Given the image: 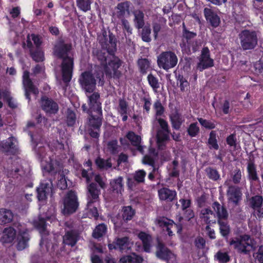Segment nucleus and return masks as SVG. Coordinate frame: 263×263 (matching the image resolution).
<instances>
[{
  "label": "nucleus",
  "mask_w": 263,
  "mask_h": 263,
  "mask_svg": "<svg viewBox=\"0 0 263 263\" xmlns=\"http://www.w3.org/2000/svg\"><path fill=\"white\" fill-rule=\"evenodd\" d=\"M99 44L102 49L93 50V54L100 62L101 65L103 66L102 68L107 78L119 79L121 72L118 69L121 66L122 61L115 55L117 50V41L115 35L110 32L107 35L105 31L99 38Z\"/></svg>",
  "instance_id": "nucleus-1"
},
{
  "label": "nucleus",
  "mask_w": 263,
  "mask_h": 263,
  "mask_svg": "<svg viewBox=\"0 0 263 263\" xmlns=\"http://www.w3.org/2000/svg\"><path fill=\"white\" fill-rule=\"evenodd\" d=\"M72 48V44L65 43L63 39L58 40L53 48V55L62 60L60 65L62 79L66 85L71 81L74 69V58L68 55Z\"/></svg>",
  "instance_id": "nucleus-2"
},
{
  "label": "nucleus",
  "mask_w": 263,
  "mask_h": 263,
  "mask_svg": "<svg viewBox=\"0 0 263 263\" xmlns=\"http://www.w3.org/2000/svg\"><path fill=\"white\" fill-rule=\"evenodd\" d=\"M104 72L101 67H96L94 74L91 71L86 70L80 75L78 82L81 88L86 93H92L96 88L97 80L99 85L103 86L104 84Z\"/></svg>",
  "instance_id": "nucleus-3"
},
{
  "label": "nucleus",
  "mask_w": 263,
  "mask_h": 263,
  "mask_svg": "<svg viewBox=\"0 0 263 263\" xmlns=\"http://www.w3.org/2000/svg\"><path fill=\"white\" fill-rule=\"evenodd\" d=\"M88 116L86 119V124L90 136L98 139L100 137L101 127L103 120V112H86Z\"/></svg>",
  "instance_id": "nucleus-4"
},
{
  "label": "nucleus",
  "mask_w": 263,
  "mask_h": 263,
  "mask_svg": "<svg viewBox=\"0 0 263 263\" xmlns=\"http://www.w3.org/2000/svg\"><path fill=\"white\" fill-rule=\"evenodd\" d=\"M63 208L62 212L65 216H69L76 212L79 206L78 197L76 191H68L63 199Z\"/></svg>",
  "instance_id": "nucleus-5"
},
{
  "label": "nucleus",
  "mask_w": 263,
  "mask_h": 263,
  "mask_svg": "<svg viewBox=\"0 0 263 263\" xmlns=\"http://www.w3.org/2000/svg\"><path fill=\"white\" fill-rule=\"evenodd\" d=\"M241 47L243 50L254 49L258 43L257 31L244 29L239 34Z\"/></svg>",
  "instance_id": "nucleus-6"
},
{
  "label": "nucleus",
  "mask_w": 263,
  "mask_h": 263,
  "mask_svg": "<svg viewBox=\"0 0 263 263\" xmlns=\"http://www.w3.org/2000/svg\"><path fill=\"white\" fill-rule=\"evenodd\" d=\"M178 62V58L173 51L162 52L158 57V66L165 70L173 68L176 66Z\"/></svg>",
  "instance_id": "nucleus-7"
},
{
  "label": "nucleus",
  "mask_w": 263,
  "mask_h": 263,
  "mask_svg": "<svg viewBox=\"0 0 263 263\" xmlns=\"http://www.w3.org/2000/svg\"><path fill=\"white\" fill-rule=\"evenodd\" d=\"M122 218L118 215L111 218V220L114 224L115 229L125 230L127 229V223L132 220V205L124 206L122 209Z\"/></svg>",
  "instance_id": "nucleus-8"
},
{
  "label": "nucleus",
  "mask_w": 263,
  "mask_h": 263,
  "mask_svg": "<svg viewBox=\"0 0 263 263\" xmlns=\"http://www.w3.org/2000/svg\"><path fill=\"white\" fill-rule=\"evenodd\" d=\"M88 106L86 104L82 105L81 108L85 112H103L102 103L100 101V95L98 92H93L88 97Z\"/></svg>",
  "instance_id": "nucleus-9"
},
{
  "label": "nucleus",
  "mask_w": 263,
  "mask_h": 263,
  "mask_svg": "<svg viewBox=\"0 0 263 263\" xmlns=\"http://www.w3.org/2000/svg\"><path fill=\"white\" fill-rule=\"evenodd\" d=\"M109 250H118L121 253L127 252L130 249L129 246V238L128 237H117L113 242L108 244Z\"/></svg>",
  "instance_id": "nucleus-10"
},
{
  "label": "nucleus",
  "mask_w": 263,
  "mask_h": 263,
  "mask_svg": "<svg viewBox=\"0 0 263 263\" xmlns=\"http://www.w3.org/2000/svg\"><path fill=\"white\" fill-rule=\"evenodd\" d=\"M41 107L47 115H55L58 113L59 107L58 103L51 98L45 96L41 99Z\"/></svg>",
  "instance_id": "nucleus-11"
},
{
  "label": "nucleus",
  "mask_w": 263,
  "mask_h": 263,
  "mask_svg": "<svg viewBox=\"0 0 263 263\" xmlns=\"http://www.w3.org/2000/svg\"><path fill=\"white\" fill-rule=\"evenodd\" d=\"M249 238L250 237L248 235L240 236V238L235 237L230 240L229 244L230 246H233L234 248L237 250L239 253L247 254L249 252L247 247L250 245L247 241Z\"/></svg>",
  "instance_id": "nucleus-12"
},
{
  "label": "nucleus",
  "mask_w": 263,
  "mask_h": 263,
  "mask_svg": "<svg viewBox=\"0 0 263 263\" xmlns=\"http://www.w3.org/2000/svg\"><path fill=\"white\" fill-rule=\"evenodd\" d=\"M156 255L158 258L161 260L168 261L174 256V254L163 242L158 239L156 246Z\"/></svg>",
  "instance_id": "nucleus-13"
},
{
  "label": "nucleus",
  "mask_w": 263,
  "mask_h": 263,
  "mask_svg": "<svg viewBox=\"0 0 263 263\" xmlns=\"http://www.w3.org/2000/svg\"><path fill=\"white\" fill-rule=\"evenodd\" d=\"M87 206H91L92 204L98 201L100 190L98 187L97 183L91 182L89 183L87 186Z\"/></svg>",
  "instance_id": "nucleus-14"
},
{
  "label": "nucleus",
  "mask_w": 263,
  "mask_h": 263,
  "mask_svg": "<svg viewBox=\"0 0 263 263\" xmlns=\"http://www.w3.org/2000/svg\"><path fill=\"white\" fill-rule=\"evenodd\" d=\"M80 239V233L78 230H68L65 231L63 236V243L65 246L73 247L76 246Z\"/></svg>",
  "instance_id": "nucleus-15"
},
{
  "label": "nucleus",
  "mask_w": 263,
  "mask_h": 263,
  "mask_svg": "<svg viewBox=\"0 0 263 263\" xmlns=\"http://www.w3.org/2000/svg\"><path fill=\"white\" fill-rule=\"evenodd\" d=\"M158 194L160 200L166 202H172L177 197V192L175 190L166 187L158 190Z\"/></svg>",
  "instance_id": "nucleus-16"
},
{
  "label": "nucleus",
  "mask_w": 263,
  "mask_h": 263,
  "mask_svg": "<svg viewBox=\"0 0 263 263\" xmlns=\"http://www.w3.org/2000/svg\"><path fill=\"white\" fill-rule=\"evenodd\" d=\"M204 17L211 26L217 27L220 23V18L217 14L212 9L205 8L203 10Z\"/></svg>",
  "instance_id": "nucleus-17"
},
{
  "label": "nucleus",
  "mask_w": 263,
  "mask_h": 263,
  "mask_svg": "<svg viewBox=\"0 0 263 263\" xmlns=\"http://www.w3.org/2000/svg\"><path fill=\"white\" fill-rule=\"evenodd\" d=\"M229 200L237 205L241 199L242 193L240 189L235 185H231L227 191Z\"/></svg>",
  "instance_id": "nucleus-18"
},
{
  "label": "nucleus",
  "mask_w": 263,
  "mask_h": 263,
  "mask_svg": "<svg viewBox=\"0 0 263 263\" xmlns=\"http://www.w3.org/2000/svg\"><path fill=\"white\" fill-rule=\"evenodd\" d=\"M200 218L207 224L215 223L217 220L215 214L210 208L202 209Z\"/></svg>",
  "instance_id": "nucleus-19"
},
{
  "label": "nucleus",
  "mask_w": 263,
  "mask_h": 263,
  "mask_svg": "<svg viewBox=\"0 0 263 263\" xmlns=\"http://www.w3.org/2000/svg\"><path fill=\"white\" fill-rule=\"evenodd\" d=\"M138 237L142 241L143 251L146 253H150L153 240L152 236L145 232L141 231L139 233Z\"/></svg>",
  "instance_id": "nucleus-20"
},
{
  "label": "nucleus",
  "mask_w": 263,
  "mask_h": 263,
  "mask_svg": "<svg viewBox=\"0 0 263 263\" xmlns=\"http://www.w3.org/2000/svg\"><path fill=\"white\" fill-rule=\"evenodd\" d=\"M212 207L215 212L217 220L228 218L229 214L226 208L221 205L218 201H214L212 204Z\"/></svg>",
  "instance_id": "nucleus-21"
},
{
  "label": "nucleus",
  "mask_w": 263,
  "mask_h": 263,
  "mask_svg": "<svg viewBox=\"0 0 263 263\" xmlns=\"http://www.w3.org/2000/svg\"><path fill=\"white\" fill-rule=\"evenodd\" d=\"M36 197L40 201H45L47 198L49 192V184L48 183H41L36 189Z\"/></svg>",
  "instance_id": "nucleus-22"
},
{
  "label": "nucleus",
  "mask_w": 263,
  "mask_h": 263,
  "mask_svg": "<svg viewBox=\"0 0 263 263\" xmlns=\"http://www.w3.org/2000/svg\"><path fill=\"white\" fill-rule=\"evenodd\" d=\"M138 95L139 96V100H137V99H135L136 104L138 106L143 105V110L147 114H149L152 105L151 97L148 95L146 96L143 92Z\"/></svg>",
  "instance_id": "nucleus-23"
},
{
  "label": "nucleus",
  "mask_w": 263,
  "mask_h": 263,
  "mask_svg": "<svg viewBox=\"0 0 263 263\" xmlns=\"http://www.w3.org/2000/svg\"><path fill=\"white\" fill-rule=\"evenodd\" d=\"M228 218L217 219V223L219 227V232L225 239H228L231 232V228L228 221Z\"/></svg>",
  "instance_id": "nucleus-24"
},
{
  "label": "nucleus",
  "mask_w": 263,
  "mask_h": 263,
  "mask_svg": "<svg viewBox=\"0 0 263 263\" xmlns=\"http://www.w3.org/2000/svg\"><path fill=\"white\" fill-rule=\"evenodd\" d=\"M14 217V214L10 210L0 209V224L5 225L11 223Z\"/></svg>",
  "instance_id": "nucleus-25"
},
{
  "label": "nucleus",
  "mask_w": 263,
  "mask_h": 263,
  "mask_svg": "<svg viewBox=\"0 0 263 263\" xmlns=\"http://www.w3.org/2000/svg\"><path fill=\"white\" fill-rule=\"evenodd\" d=\"M14 138L11 137L8 138L6 141L1 142L0 146L6 152H10L12 154H15L17 151V148L14 143Z\"/></svg>",
  "instance_id": "nucleus-26"
},
{
  "label": "nucleus",
  "mask_w": 263,
  "mask_h": 263,
  "mask_svg": "<svg viewBox=\"0 0 263 263\" xmlns=\"http://www.w3.org/2000/svg\"><path fill=\"white\" fill-rule=\"evenodd\" d=\"M109 190L113 193L121 194L122 191H123L122 177H119L117 179L111 180L110 182Z\"/></svg>",
  "instance_id": "nucleus-27"
},
{
  "label": "nucleus",
  "mask_w": 263,
  "mask_h": 263,
  "mask_svg": "<svg viewBox=\"0 0 263 263\" xmlns=\"http://www.w3.org/2000/svg\"><path fill=\"white\" fill-rule=\"evenodd\" d=\"M247 170L248 173V178L252 181H259V179L257 173V168L253 162L248 163Z\"/></svg>",
  "instance_id": "nucleus-28"
},
{
  "label": "nucleus",
  "mask_w": 263,
  "mask_h": 263,
  "mask_svg": "<svg viewBox=\"0 0 263 263\" xmlns=\"http://www.w3.org/2000/svg\"><path fill=\"white\" fill-rule=\"evenodd\" d=\"M23 83L24 87H27L29 90L33 91L35 95L39 94L38 89L34 85L32 80L30 78L29 72L26 70L23 76Z\"/></svg>",
  "instance_id": "nucleus-29"
},
{
  "label": "nucleus",
  "mask_w": 263,
  "mask_h": 263,
  "mask_svg": "<svg viewBox=\"0 0 263 263\" xmlns=\"http://www.w3.org/2000/svg\"><path fill=\"white\" fill-rule=\"evenodd\" d=\"M29 238L28 234L25 232L18 234L17 235V249L19 251L25 249L28 246Z\"/></svg>",
  "instance_id": "nucleus-30"
},
{
  "label": "nucleus",
  "mask_w": 263,
  "mask_h": 263,
  "mask_svg": "<svg viewBox=\"0 0 263 263\" xmlns=\"http://www.w3.org/2000/svg\"><path fill=\"white\" fill-rule=\"evenodd\" d=\"M16 235V231L12 227L6 228L4 229L3 232V239L4 242L5 243H11L12 242Z\"/></svg>",
  "instance_id": "nucleus-31"
},
{
  "label": "nucleus",
  "mask_w": 263,
  "mask_h": 263,
  "mask_svg": "<svg viewBox=\"0 0 263 263\" xmlns=\"http://www.w3.org/2000/svg\"><path fill=\"white\" fill-rule=\"evenodd\" d=\"M207 144L210 149L218 150L219 149L217 134L215 130L210 132Z\"/></svg>",
  "instance_id": "nucleus-32"
},
{
  "label": "nucleus",
  "mask_w": 263,
  "mask_h": 263,
  "mask_svg": "<svg viewBox=\"0 0 263 263\" xmlns=\"http://www.w3.org/2000/svg\"><path fill=\"white\" fill-rule=\"evenodd\" d=\"M135 16L134 22L136 27L138 29L142 28L144 25L143 12L141 10H136L133 12Z\"/></svg>",
  "instance_id": "nucleus-33"
},
{
  "label": "nucleus",
  "mask_w": 263,
  "mask_h": 263,
  "mask_svg": "<svg viewBox=\"0 0 263 263\" xmlns=\"http://www.w3.org/2000/svg\"><path fill=\"white\" fill-rule=\"evenodd\" d=\"M158 223L161 227L165 228L167 234L170 236L173 235V232L172 229H174V222L173 220L166 218L165 219L159 220Z\"/></svg>",
  "instance_id": "nucleus-34"
},
{
  "label": "nucleus",
  "mask_w": 263,
  "mask_h": 263,
  "mask_svg": "<svg viewBox=\"0 0 263 263\" xmlns=\"http://www.w3.org/2000/svg\"><path fill=\"white\" fill-rule=\"evenodd\" d=\"M170 121L172 127L176 130H179L183 122L181 115L177 112L170 116Z\"/></svg>",
  "instance_id": "nucleus-35"
},
{
  "label": "nucleus",
  "mask_w": 263,
  "mask_h": 263,
  "mask_svg": "<svg viewBox=\"0 0 263 263\" xmlns=\"http://www.w3.org/2000/svg\"><path fill=\"white\" fill-rule=\"evenodd\" d=\"M118 110L122 116V121H126L127 120L128 110V106L126 101L123 99H120Z\"/></svg>",
  "instance_id": "nucleus-36"
},
{
  "label": "nucleus",
  "mask_w": 263,
  "mask_h": 263,
  "mask_svg": "<svg viewBox=\"0 0 263 263\" xmlns=\"http://www.w3.org/2000/svg\"><path fill=\"white\" fill-rule=\"evenodd\" d=\"M29 54L32 60L36 62H43L45 60L44 52L40 48L33 49L29 51Z\"/></svg>",
  "instance_id": "nucleus-37"
},
{
  "label": "nucleus",
  "mask_w": 263,
  "mask_h": 263,
  "mask_svg": "<svg viewBox=\"0 0 263 263\" xmlns=\"http://www.w3.org/2000/svg\"><path fill=\"white\" fill-rule=\"evenodd\" d=\"M176 80L177 85H179L181 92H184L190 89V83L182 74H179L176 76Z\"/></svg>",
  "instance_id": "nucleus-38"
},
{
  "label": "nucleus",
  "mask_w": 263,
  "mask_h": 263,
  "mask_svg": "<svg viewBox=\"0 0 263 263\" xmlns=\"http://www.w3.org/2000/svg\"><path fill=\"white\" fill-rule=\"evenodd\" d=\"M107 231V226L104 223H101L96 226L92 232V236L96 239L102 237Z\"/></svg>",
  "instance_id": "nucleus-39"
},
{
  "label": "nucleus",
  "mask_w": 263,
  "mask_h": 263,
  "mask_svg": "<svg viewBox=\"0 0 263 263\" xmlns=\"http://www.w3.org/2000/svg\"><path fill=\"white\" fill-rule=\"evenodd\" d=\"M214 66V61L211 58L200 59L197 67L200 71Z\"/></svg>",
  "instance_id": "nucleus-40"
},
{
  "label": "nucleus",
  "mask_w": 263,
  "mask_h": 263,
  "mask_svg": "<svg viewBox=\"0 0 263 263\" xmlns=\"http://www.w3.org/2000/svg\"><path fill=\"white\" fill-rule=\"evenodd\" d=\"M33 225L40 233H43L46 230V219L42 217H39L37 220L33 221Z\"/></svg>",
  "instance_id": "nucleus-41"
},
{
  "label": "nucleus",
  "mask_w": 263,
  "mask_h": 263,
  "mask_svg": "<svg viewBox=\"0 0 263 263\" xmlns=\"http://www.w3.org/2000/svg\"><path fill=\"white\" fill-rule=\"evenodd\" d=\"M141 141V138L140 136L136 135L133 132V155H135V151L133 147H136V149L141 153H143V147L140 145Z\"/></svg>",
  "instance_id": "nucleus-42"
},
{
  "label": "nucleus",
  "mask_w": 263,
  "mask_h": 263,
  "mask_svg": "<svg viewBox=\"0 0 263 263\" xmlns=\"http://www.w3.org/2000/svg\"><path fill=\"white\" fill-rule=\"evenodd\" d=\"M138 65L140 72L142 74H145L150 68V62L147 59H141L138 61Z\"/></svg>",
  "instance_id": "nucleus-43"
},
{
  "label": "nucleus",
  "mask_w": 263,
  "mask_h": 263,
  "mask_svg": "<svg viewBox=\"0 0 263 263\" xmlns=\"http://www.w3.org/2000/svg\"><path fill=\"white\" fill-rule=\"evenodd\" d=\"M129 4L127 2L119 3L117 6V16L119 18H122L124 16L126 11L128 10Z\"/></svg>",
  "instance_id": "nucleus-44"
},
{
  "label": "nucleus",
  "mask_w": 263,
  "mask_h": 263,
  "mask_svg": "<svg viewBox=\"0 0 263 263\" xmlns=\"http://www.w3.org/2000/svg\"><path fill=\"white\" fill-rule=\"evenodd\" d=\"M187 135L190 137H195L200 133V128L198 126L197 122H193L190 124L186 129Z\"/></svg>",
  "instance_id": "nucleus-45"
},
{
  "label": "nucleus",
  "mask_w": 263,
  "mask_h": 263,
  "mask_svg": "<svg viewBox=\"0 0 263 263\" xmlns=\"http://www.w3.org/2000/svg\"><path fill=\"white\" fill-rule=\"evenodd\" d=\"M92 2V0H76L78 8L83 12L90 10Z\"/></svg>",
  "instance_id": "nucleus-46"
},
{
  "label": "nucleus",
  "mask_w": 263,
  "mask_h": 263,
  "mask_svg": "<svg viewBox=\"0 0 263 263\" xmlns=\"http://www.w3.org/2000/svg\"><path fill=\"white\" fill-rule=\"evenodd\" d=\"M24 175L25 172L22 167L12 169L8 173V176L9 177H12L14 179L19 180H20Z\"/></svg>",
  "instance_id": "nucleus-47"
},
{
  "label": "nucleus",
  "mask_w": 263,
  "mask_h": 263,
  "mask_svg": "<svg viewBox=\"0 0 263 263\" xmlns=\"http://www.w3.org/2000/svg\"><path fill=\"white\" fill-rule=\"evenodd\" d=\"M205 171L206 176L210 179L216 181L220 179V176L217 170L212 167H208Z\"/></svg>",
  "instance_id": "nucleus-48"
},
{
  "label": "nucleus",
  "mask_w": 263,
  "mask_h": 263,
  "mask_svg": "<svg viewBox=\"0 0 263 263\" xmlns=\"http://www.w3.org/2000/svg\"><path fill=\"white\" fill-rule=\"evenodd\" d=\"M76 121V115L73 110L68 108L66 111V123L68 126H73Z\"/></svg>",
  "instance_id": "nucleus-49"
},
{
  "label": "nucleus",
  "mask_w": 263,
  "mask_h": 263,
  "mask_svg": "<svg viewBox=\"0 0 263 263\" xmlns=\"http://www.w3.org/2000/svg\"><path fill=\"white\" fill-rule=\"evenodd\" d=\"M95 163L98 167L100 169H107L112 166V163L109 159L105 160L100 157H98L95 160Z\"/></svg>",
  "instance_id": "nucleus-50"
},
{
  "label": "nucleus",
  "mask_w": 263,
  "mask_h": 263,
  "mask_svg": "<svg viewBox=\"0 0 263 263\" xmlns=\"http://www.w3.org/2000/svg\"><path fill=\"white\" fill-rule=\"evenodd\" d=\"M262 197L260 195H256L252 197L250 199L251 206L254 210L261 207L262 203Z\"/></svg>",
  "instance_id": "nucleus-51"
},
{
  "label": "nucleus",
  "mask_w": 263,
  "mask_h": 263,
  "mask_svg": "<svg viewBox=\"0 0 263 263\" xmlns=\"http://www.w3.org/2000/svg\"><path fill=\"white\" fill-rule=\"evenodd\" d=\"M171 134V130L168 132H165L163 130H159L157 133V140L158 142H166L170 140V135Z\"/></svg>",
  "instance_id": "nucleus-52"
},
{
  "label": "nucleus",
  "mask_w": 263,
  "mask_h": 263,
  "mask_svg": "<svg viewBox=\"0 0 263 263\" xmlns=\"http://www.w3.org/2000/svg\"><path fill=\"white\" fill-rule=\"evenodd\" d=\"M119 146L118 145L117 140H112L108 142L107 144V150L111 155H116L119 152Z\"/></svg>",
  "instance_id": "nucleus-53"
},
{
  "label": "nucleus",
  "mask_w": 263,
  "mask_h": 263,
  "mask_svg": "<svg viewBox=\"0 0 263 263\" xmlns=\"http://www.w3.org/2000/svg\"><path fill=\"white\" fill-rule=\"evenodd\" d=\"M141 37L142 41L145 42H149L151 41L150 34L151 33V29L149 26H145L142 28Z\"/></svg>",
  "instance_id": "nucleus-54"
},
{
  "label": "nucleus",
  "mask_w": 263,
  "mask_h": 263,
  "mask_svg": "<svg viewBox=\"0 0 263 263\" xmlns=\"http://www.w3.org/2000/svg\"><path fill=\"white\" fill-rule=\"evenodd\" d=\"M197 120L200 125L207 129H213L216 127V124L214 122L203 119L202 118H198Z\"/></svg>",
  "instance_id": "nucleus-55"
},
{
  "label": "nucleus",
  "mask_w": 263,
  "mask_h": 263,
  "mask_svg": "<svg viewBox=\"0 0 263 263\" xmlns=\"http://www.w3.org/2000/svg\"><path fill=\"white\" fill-rule=\"evenodd\" d=\"M153 107L156 111V116H161L164 114L165 109L160 100L155 102Z\"/></svg>",
  "instance_id": "nucleus-56"
},
{
  "label": "nucleus",
  "mask_w": 263,
  "mask_h": 263,
  "mask_svg": "<svg viewBox=\"0 0 263 263\" xmlns=\"http://www.w3.org/2000/svg\"><path fill=\"white\" fill-rule=\"evenodd\" d=\"M44 171L55 175L57 173V170L54 167L52 161L50 160L49 162H46L45 164L42 166Z\"/></svg>",
  "instance_id": "nucleus-57"
},
{
  "label": "nucleus",
  "mask_w": 263,
  "mask_h": 263,
  "mask_svg": "<svg viewBox=\"0 0 263 263\" xmlns=\"http://www.w3.org/2000/svg\"><path fill=\"white\" fill-rule=\"evenodd\" d=\"M147 80L150 86L153 89L156 91L160 87L158 79L152 74H149L147 76Z\"/></svg>",
  "instance_id": "nucleus-58"
},
{
  "label": "nucleus",
  "mask_w": 263,
  "mask_h": 263,
  "mask_svg": "<svg viewBox=\"0 0 263 263\" xmlns=\"http://www.w3.org/2000/svg\"><path fill=\"white\" fill-rule=\"evenodd\" d=\"M216 257L220 263H227L230 260V257L227 252L218 251L216 253Z\"/></svg>",
  "instance_id": "nucleus-59"
},
{
  "label": "nucleus",
  "mask_w": 263,
  "mask_h": 263,
  "mask_svg": "<svg viewBox=\"0 0 263 263\" xmlns=\"http://www.w3.org/2000/svg\"><path fill=\"white\" fill-rule=\"evenodd\" d=\"M120 141L123 146L129 147L132 144V130L128 131L125 137L120 138Z\"/></svg>",
  "instance_id": "nucleus-60"
},
{
  "label": "nucleus",
  "mask_w": 263,
  "mask_h": 263,
  "mask_svg": "<svg viewBox=\"0 0 263 263\" xmlns=\"http://www.w3.org/2000/svg\"><path fill=\"white\" fill-rule=\"evenodd\" d=\"M241 172L239 168L235 169L232 174V181L234 184H238L241 180Z\"/></svg>",
  "instance_id": "nucleus-61"
},
{
  "label": "nucleus",
  "mask_w": 263,
  "mask_h": 263,
  "mask_svg": "<svg viewBox=\"0 0 263 263\" xmlns=\"http://www.w3.org/2000/svg\"><path fill=\"white\" fill-rule=\"evenodd\" d=\"M145 176L146 172L144 170H139L136 172L134 176V179L138 183L143 182Z\"/></svg>",
  "instance_id": "nucleus-62"
},
{
  "label": "nucleus",
  "mask_w": 263,
  "mask_h": 263,
  "mask_svg": "<svg viewBox=\"0 0 263 263\" xmlns=\"http://www.w3.org/2000/svg\"><path fill=\"white\" fill-rule=\"evenodd\" d=\"M31 40L33 41L36 48H40L42 44V37L39 35L34 33H32L30 34Z\"/></svg>",
  "instance_id": "nucleus-63"
},
{
  "label": "nucleus",
  "mask_w": 263,
  "mask_h": 263,
  "mask_svg": "<svg viewBox=\"0 0 263 263\" xmlns=\"http://www.w3.org/2000/svg\"><path fill=\"white\" fill-rule=\"evenodd\" d=\"M254 257L259 263H263V245L259 247L257 252L254 254Z\"/></svg>",
  "instance_id": "nucleus-64"
}]
</instances>
